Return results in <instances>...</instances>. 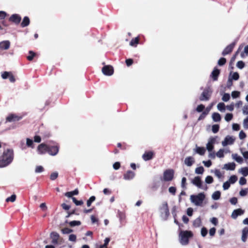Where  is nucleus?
Wrapping results in <instances>:
<instances>
[{
	"label": "nucleus",
	"instance_id": "nucleus-1",
	"mask_svg": "<svg viewBox=\"0 0 248 248\" xmlns=\"http://www.w3.org/2000/svg\"><path fill=\"white\" fill-rule=\"evenodd\" d=\"M13 159V151L11 149H7L5 151L2 156V159L0 160V167H5L9 165Z\"/></svg>",
	"mask_w": 248,
	"mask_h": 248
},
{
	"label": "nucleus",
	"instance_id": "nucleus-2",
	"mask_svg": "<svg viewBox=\"0 0 248 248\" xmlns=\"http://www.w3.org/2000/svg\"><path fill=\"white\" fill-rule=\"evenodd\" d=\"M193 236V232L190 231H181L179 233L180 243L183 245H187L189 243V239Z\"/></svg>",
	"mask_w": 248,
	"mask_h": 248
},
{
	"label": "nucleus",
	"instance_id": "nucleus-3",
	"mask_svg": "<svg viewBox=\"0 0 248 248\" xmlns=\"http://www.w3.org/2000/svg\"><path fill=\"white\" fill-rule=\"evenodd\" d=\"M205 199L203 193H200L197 195H192L190 196L191 202L197 206H201Z\"/></svg>",
	"mask_w": 248,
	"mask_h": 248
},
{
	"label": "nucleus",
	"instance_id": "nucleus-4",
	"mask_svg": "<svg viewBox=\"0 0 248 248\" xmlns=\"http://www.w3.org/2000/svg\"><path fill=\"white\" fill-rule=\"evenodd\" d=\"M174 171L172 169L166 170L163 174L162 177L160 178L161 181L170 182L174 178Z\"/></svg>",
	"mask_w": 248,
	"mask_h": 248
},
{
	"label": "nucleus",
	"instance_id": "nucleus-5",
	"mask_svg": "<svg viewBox=\"0 0 248 248\" xmlns=\"http://www.w3.org/2000/svg\"><path fill=\"white\" fill-rule=\"evenodd\" d=\"M212 94V91L209 88H205L199 97L200 101H208Z\"/></svg>",
	"mask_w": 248,
	"mask_h": 248
},
{
	"label": "nucleus",
	"instance_id": "nucleus-6",
	"mask_svg": "<svg viewBox=\"0 0 248 248\" xmlns=\"http://www.w3.org/2000/svg\"><path fill=\"white\" fill-rule=\"evenodd\" d=\"M159 210L161 214H164L166 218L169 216L170 212L168 204L167 202H164L162 203L161 206L159 207Z\"/></svg>",
	"mask_w": 248,
	"mask_h": 248
},
{
	"label": "nucleus",
	"instance_id": "nucleus-7",
	"mask_svg": "<svg viewBox=\"0 0 248 248\" xmlns=\"http://www.w3.org/2000/svg\"><path fill=\"white\" fill-rule=\"evenodd\" d=\"M237 41L235 40L229 45L227 46L222 52L223 56H225L227 54H230L233 50V48L236 45Z\"/></svg>",
	"mask_w": 248,
	"mask_h": 248
},
{
	"label": "nucleus",
	"instance_id": "nucleus-8",
	"mask_svg": "<svg viewBox=\"0 0 248 248\" xmlns=\"http://www.w3.org/2000/svg\"><path fill=\"white\" fill-rule=\"evenodd\" d=\"M22 119L21 116H19L16 114H10L6 118L7 122H14L19 121Z\"/></svg>",
	"mask_w": 248,
	"mask_h": 248
},
{
	"label": "nucleus",
	"instance_id": "nucleus-9",
	"mask_svg": "<svg viewBox=\"0 0 248 248\" xmlns=\"http://www.w3.org/2000/svg\"><path fill=\"white\" fill-rule=\"evenodd\" d=\"M21 20V17L16 14H13L9 18V21L16 25H18L20 23Z\"/></svg>",
	"mask_w": 248,
	"mask_h": 248
},
{
	"label": "nucleus",
	"instance_id": "nucleus-10",
	"mask_svg": "<svg viewBox=\"0 0 248 248\" xmlns=\"http://www.w3.org/2000/svg\"><path fill=\"white\" fill-rule=\"evenodd\" d=\"M59 150V147L57 145H48V152L47 153H48L51 155H56Z\"/></svg>",
	"mask_w": 248,
	"mask_h": 248
},
{
	"label": "nucleus",
	"instance_id": "nucleus-11",
	"mask_svg": "<svg viewBox=\"0 0 248 248\" xmlns=\"http://www.w3.org/2000/svg\"><path fill=\"white\" fill-rule=\"evenodd\" d=\"M102 71L104 75L107 76H111L114 72L113 67L110 65L104 66L102 69Z\"/></svg>",
	"mask_w": 248,
	"mask_h": 248
},
{
	"label": "nucleus",
	"instance_id": "nucleus-12",
	"mask_svg": "<svg viewBox=\"0 0 248 248\" xmlns=\"http://www.w3.org/2000/svg\"><path fill=\"white\" fill-rule=\"evenodd\" d=\"M48 145L45 143H41L38 145L37 150L39 154H45L48 152Z\"/></svg>",
	"mask_w": 248,
	"mask_h": 248
},
{
	"label": "nucleus",
	"instance_id": "nucleus-13",
	"mask_svg": "<svg viewBox=\"0 0 248 248\" xmlns=\"http://www.w3.org/2000/svg\"><path fill=\"white\" fill-rule=\"evenodd\" d=\"M216 139L215 138H210L208 142L206 145L207 150L209 152H211L214 149V144L215 143Z\"/></svg>",
	"mask_w": 248,
	"mask_h": 248
},
{
	"label": "nucleus",
	"instance_id": "nucleus-14",
	"mask_svg": "<svg viewBox=\"0 0 248 248\" xmlns=\"http://www.w3.org/2000/svg\"><path fill=\"white\" fill-rule=\"evenodd\" d=\"M154 155V153L152 151H148L145 152L144 154H143L142 157L143 159L145 161H148L152 159Z\"/></svg>",
	"mask_w": 248,
	"mask_h": 248
},
{
	"label": "nucleus",
	"instance_id": "nucleus-15",
	"mask_svg": "<svg viewBox=\"0 0 248 248\" xmlns=\"http://www.w3.org/2000/svg\"><path fill=\"white\" fill-rule=\"evenodd\" d=\"M234 139L230 136L225 137L224 140L222 141V144L223 146H225L228 144H232L233 143Z\"/></svg>",
	"mask_w": 248,
	"mask_h": 248
},
{
	"label": "nucleus",
	"instance_id": "nucleus-16",
	"mask_svg": "<svg viewBox=\"0 0 248 248\" xmlns=\"http://www.w3.org/2000/svg\"><path fill=\"white\" fill-rule=\"evenodd\" d=\"M220 74V70L217 67H215L211 73V77L214 81H216L218 79V76Z\"/></svg>",
	"mask_w": 248,
	"mask_h": 248
},
{
	"label": "nucleus",
	"instance_id": "nucleus-17",
	"mask_svg": "<svg viewBox=\"0 0 248 248\" xmlns=\"http://www.w3.org/2000/svg\"><path fill=\"white\" fill-rule=\"evenodd\" d=\"M192 183L199 188H202V182L200 176H196L194 177V178L192 180Z\"/></svg>",
	"mask_w": 248,
	"mask_h": 248
},
{
	"label": "nucleus",
	"instance_id": "nucleus-18",
	"mask_svg": "<svg viewBox=\"0 0 248 248\" xmlns=\"http://www.w3.org/2000/svg\"><path fill=\"white\" fill-rule=\"evenodd\" d=\"M135 175V173L134 172L131 170H127L124 174V178L125 180H131L133 179Z\"/></svg>",
	"mask_w": 248,
	"mask_h": 248
},
{
	"label": "nucleus",
	"instance_id": "nucleus-19",
	"mask_svg": "<svg viewBox=\"0 0 248 248\" xmlns=\"http://www.w3.org/2000/svg\"><path fill=\"white\" fill-rule=\"evenodd\" d=\"M10 42L8 40L3 41L0 42V49L7 50L9 48Z\"/></svg>",
	"mask_w": 248,
	"mask_h": 248
},
{
	"label": "nucleus",
	"instance_id": "nucleus-20",
	"mask_svg": "<svg viewBox=\"0 0 248 248\" xmlns=\"http://www.w3.org/2000/svg\"><path fill=\"white\" fill-rule=\"evenodd\" d=\"M50 237L52 238V242L53 244H57L58 242L60 235L59 233L55 232H53L50 233Z\"/></svg>",
	"mask_w": 248,
	"mask_h": 248
},
{
	"label": "nucleus",
	"instance_id": "nucleus-21",
	"mask_svg": "<svg viewBox=\"0 0 248 248\" xmlns=\"http://www.w3.org/2000/svg\"><path fill=\"white\" fill-rule=\"evenodd\" d=\"M244 213V211L241 209L234 210L232 214V217L233 218H236L238 216H240Z\"/></svg>",
	"mask_w": 248,
	"mask_h": 248
},
{
	"label": "nucleus",
	"instance_id": "nucleus-22",
	"mask_svg": "<svg viewBox=\"0 0 248 248\" xmlns=\"http://www.w3.org/2000/svg\"><path fill=\"white\" fill-rule=\"evenodd\" d=\"M248 236V227H245L242 230V240L243 242H245L247 239Z\"/></svg>",
	"mask_w": 248,
	"mask_h": 248
},
{
	"label": "nucleus",
	"instance_id": "nucleus-23",
	"mask_svg": "<svg viewBox=\"0 0 248 248\" xmlns=\"http://www.w3.org/2000/svg\"><path fill=\"white\" fill-rule=\"evenodd\" d=\"M194 162H195L194 159L192 156L187 157L185 159V164L189 167L193 165V164L194 163Z\"/></svg>",
	"mask_w": 248,
	"mask_h": 248
},
{
	"label": "nucleus",
	"instance_id": "nucleus-24",
	"mask_svg": "<svg viewBox=\"0 0 248 248\" xmlns=\"http://www.w3.org/2000/svg\"><path fill=\"white\" fill-rule=\"evenodd\" d=\"M79 191L78 188L75 189L74 190L70 192H67L64 193V195L68 198H72L74 195H77L78 194Z\"/></svg>",
	"mask_w": 248,
	"mask_h": 248
},
{
	"label": "nucleus",
	"instance_id": "nucleus-25",
	"mask_svg": "<svg viewBox=\"0 0 248 248\" xmlns=\"http://www.w3.org/2000/svg\"><path fill=\"white\" fill-rule=\"evenodd\" d=\"M243 47V46L242 44L240 45L237 49V50L235 52V53H234V54L232 56V57L231 58V60H230V62L231 63H232L233 62H234V61L235 60V59L237 57V56L238 55L239 52L241 51V50L242 49Z\"/></svg>",
	"mask_w": 248,
	"mask_h": 248
},
{
	"label": "nucleus",
	"instance_id": "nucleus-26",
	"mask_svg": "<svg viewBox=\"0 0 248 248\" xmlns=\"http://www.w3.org/2000/svg\"><path fill=\"white\" fill-rule=\"evenodd\" d=\"M30 23V20L28 16H25L21 23V26L22 27H25L28 26Z\"/></svg>",
	"mask_w": 248,
	"mask_h": 248
},
{
	"label": "nucleus",
	"instance_id": "nucleus-27",
	"mask_svg": "<svg viewBox=\"0 0 248 248\" xmlns=\"http://www.w3.org/2000/svg\"><path fill=\"white\" fill-rule=\"evenodd\" d=\"M139 41H140V37H137L134 38H133L130 42L129 44L132 46L136 47L137 46L138 44L139 43Z\"/></svg>",
	"mask_w": 248,
	"mask_h": 248
},
{
	"label": "nucleus",
	"instance_id": "nucleus-28",
	"mask_svg": "<svg viewBox=\"0 0 248 248\" xmlns=\"http://www.w3.org/2000/svg\"><path fill=\"white\" fill-rule=\"evenodd\" d=\"M205 151V149L202 147H197L196 149V152L201 155H204Z\"/></svg>",
	"mask_w": 248,
	"mask_h": 248
},
{
	"label": "nucleus",
	"instance_id": "nucleus-29",
	"mask_svg": "<svg viewBox=\"0 0 248 248\" xmlns=\"http://www.w3.org/2000/svg\"><path fill=\"white\" fill-rule=\"evenodd\" d=\"M225 168L227 170H233L235 168V164L234 162L226 164L225 165Z\"/></svg>",
	"mask_w": 248,
	"mask_h": 248
},
{
	"label": "nucleus",
	"instance_id": "nucleus-30",
	"mask_svg": "<svg viewBox=\"0 0 248 248\" xmlns=\"http://www.w3.org/2000/svg\"><path fill=\"white\" fill-rule=\"evenodd\" d=\"M212 119L215 122H219L221 120L220 115L217 112H214L212 114Z\"/></svg>",
	"mask_w": 248,
	"mask_h": 248
},
{
	"label": "nucleus",
	"instance_id": "nucleus-31",
	"mask_svg": "<svg viewBox=\"0 0 248 248\" xmlns=\"http://www.w3.org/2000/svg\"><path fill=\"white\" fill-rule=\"evenodd\" d=\"M202 224V221L200 217H198L196 219H195L193 222V226L195 227H199L201 226Z\"/></svg>",
	"mask_w": 248,
	"mask_h": 248
},
{
	"label": "nucleus",
	"instance_id": "nucleus-32",
	"mask_svg": "<svg viewBox=\"0 0 248 248\" xmlns=\"http://www.w3.org/2000/svg\"><path fill=\"white\" fill-rule=\"evenodd\" d=\"M209 109L208 108H206V110L202 112V113L199 116L198 120L200 121L203 120L205 118L206 116L208 114Z\"/></svg>",
	"mask_w": 248,
	"mask_h": 248
},
{
	"label": "nucleus",
	"instance_id": "nucleus-33",
	"mask_svg": "<svg viewBox=\"0 0 248 248\" xmlns=\"http://www.w3.org/2000/svg\"><path fill=\"white\" fill-rule=\"evenodd\" d=\"M221 195V193L219 191H215L212 195V198L215 200H218Z\"/></svg>",
	"mask_w": 248,
	"mask_h": 248
},
{
	"label": "nucleus",
	"instance_id": "nucleus-34",
	"mask_svg": "<svg viewBox=\"0 0 248 248\" xmlns=\"http://www.w3.org/2000/svg\"><path fill=\"white\" fill-rule=\"evenodd\" d=\"M233 158L239 163H242L243 159L242 157L238 156L237 154L233 155Z\"/></svg>",
	"mask_w": 248,
	"mask_h": 248
},
{
	"label": "nucleus",
	"instance_id": "nucleus-35",
	"mask_svg": "<svg viewBox=\"0 0 248 248\" xmlns=\"http://www.w3.org/2000/svg\"><path fill=\"white\" fill-rule=\"evenodd\" d=\"M29 55L27 57V59L28 61H31L33 60V58L36 56V53L32 51H30Z\"/></svg>",
	"mask_w": 248,
	"mask_h": 248
},
{
	"label": "nucleus",
	"instance_id": "nucleus-36",
	"mask_svg": "<svg viewBox=\"0 0 248 248\" xmlns=\"http://www.w3.org/2000/svg\"><path fill=\"white\" fill-rule=\"evenodd\" d=\"M217 109L220 111H224L225 105L224 103H219L217 106Z\"/></svg>",
	"mask_w": 248,
	"mask_h": 248
},
{
	"label": "nucleus",
	"instance_id": "nucleus-37",
	"mask_svg": "<svg viewBox=\"0 0 248 248\" xmlns=\"http://www.w3.org/2000/svg\"><path fill=\"white\" fill-rule=\"evenodd\" d=\"M110 241V238L108 237L106 238L104 240V244L100 245L99 248H107L108 245Z\"/></svg>",
	"mask_w": 248,
	"mask_h": 248
},
{
	"label": "nucleus",
	"instance_id": "nucleus-38",
	"mask_svg": "<svg viewBox=\"0 0 248 248\" xmlns=\"http://www.w3.org/2000/svg\"><path fill=\"white\" fill-rule=\"evenodd\" d=\"M69 225L71 227H74L75 226H79L81 224V222L80 221L74 220L70 221L69 223Z\"/></svg>",
	"mask_w": 248,
	"mask_h": 248
},
{
	"label": "nucleus",
	"instance_id": "nucleus-39",
	"mask_svg": "<svg viewBox=\"0 0 248 248\" xmlns=\"http://www.w3.org/2000/svg\"><path fill=\"white\" fill-rule=\"evenodd\" d=\"M72 201L74 202V203L77 206L81 205L83 204V202L82 201H78L75 197H72Z\"/></svg>",
	"mask_w": 248,
	"mask_h": 248
},
{
	"label": "nucleus",
	"instance_id": "nucleus-40",
	"mask_svg": "<svg viewBox=\"0 0 248 248\" xmlns=\"http://www.w3.org/2000/svg\"><path fill=\"white\" fill-rule=\"evenodd\" d=\"M95 197L94 196H91L87 202V205L89 207L91 206L92 203L95 200Z\"/></svg>",
	"mask_w": 248,
	"mask_h": 248
},
{
	"label": "nucleus",
	"instance_id": "nucleus-41",
	"mask_svg": "<svg viewBox=\"0 0 248 248\" xmlns=\"http://www.w3.org/2000/svg\"><path fill=\"white\" fill-rule=\"evenodd\" d=\"M203 171H204V168L202 166L197 167L195 169V172L197 174H202L203 173Z\"/></svg>",
	"mask_w": 248,
	"mask_h": 248
},
{
	"label": "nucleus",
	"instance_id": "nucleus-42",
	"mask_svg": "<svg viewBox=\"0 0 248 248\" xmlns=\"http://www.w3.org/2000/svg\"><path fill=\"white\" fill-rule=\"evenodd\" d=\"M63 234H69L73 232V230L68 228H64L61 230Z\"/></svg>",
	"mask_w": 248,
	"mask_h": 248
},
{
	"label": "nucleus",
	"instance_id": "nucleus-43",
	"mask_svg": "<svg viewBox=\"0 0 248 248\" xmlns=\"http://www.w3.org/2000/svg\"><path fill=\"white\" fill-rule=\"evenodd\" d=\"M226 62V59L225 58H221L219 59L217 62V64L219 66L224 65Z\"/></svg>",
	"mask_w": 248,
	"mask_h": 248
},
{
	"label": "nucleus",
	"instance_id": "nucleus-44",
	"mask_svg": "<svg viewBox=\"0 0 248 248\" xmlns=\"http://www.w3.org/2000/svg\"><path fill=\"white\" fill-rule=\"evenodd\" d=\"M16 195L15 194H13L11 195L10 197L7 198L6 200V201L7 202H14L16 200Z\"/></svg>",
	"mask_w": 248,
	"mask_h": 248
},
{
	"label": "nucleus",
	"instance_id": "nucleus-45",
	"mask_svg": "<svg viewBox=\"0 0 248 248\" xmlns=\"http://www.w3.org/2000/svg\"><path fill=\"white\" fill-rule=\"evenodd\" d=\"M241 172L244 176H247L248 175V168L244 167L241 169Z\"/></svg>",
	"mask_w": 248,
	"mask_h": 248
},
{
	"label": "nucleus",
	"instance_id": "nucleus-46",
	"mask_svg": "<svg viewBox=\"0 0 248 248\" xmlns=\"http://www.w3.org/2000/svg\"><path fill=\"white\" fill-rule=\"evenodd\" d=\"M224 150L223 149H220L219 151L216 153V155L218 157L222 158L224 157Z\"/></svg>",
	"mask_w": 248,
	"mask_h": 248
},
{
	"label": "nucleus",
	"instance_id": "nucleus-47",
	"mask_svg": "<svg viewBox=\"0 0 248 248\" xmlns=\"http://www.w3.org/2000/svg\"><path fill=\"white\" fill-rule=\"evenodd\" d=\"M58 176V173L57 172H54L52 173L50 175V179L51 180H56Z\"/></svg>",
	"mask_w": 248,
	"mask_h": 248
},
{
	"label": "nucleus",
	"instance_id": "nucleus-48",
	"mask_svg": "<svg viewBox=\"0 0 248 248\" xmlns=\"http://www.w3.org/2000/svg\"><path fill=\"white\" fill-rule=\"evenodd\" d=\"M237 180V177L236 175H232L230 177L229 182L230 184H234Z\"/></svg>",
	"mask_w": 248,
	"mask_h": 248
},
{
	"label": "nucleus",
	"instance_id": "nucleus-49",
	"mask_svg": "<svg viewBox=\"0 0 248 248\" xmlns=\"http://www.w3.org/2000/svg\"><path fill=\"white\" fill-rule=\"evenodd\" d=\"M245 64L242 61H239L237 62L236 66L239 69H242L245 67Z\"/></svg>",
	"mask_w": 248,
	"mask_h": 248
},
{
	"label": "nucleus",
	"instance_id": "nucleus-50",
	"mask_svg": "<svg viewBox=\"0 0 248 248\" xmlns=\"http://www.w3.org/2000/svg\"><path fill=\"white\" fill-rule=\"evenodd\" d=\"M219 126L218 124H214L212 126V130L214 133H216L219 131Z\"/></svg>",
	"mask_w": 248,
	"mask_h": 248
},
{
	"label": "nucleus",
	"instance_id": "nucleus-51",
	"mask_svg": "<svg viewBox=\"0 0 248 248\" xmlns=\"http://www.w3.org/2000/svg\"><path fill=\"white\" fill-rule=\"evenodd\" d=\"M233 118V115L232 113H227L225 116V120L227 121H230Z\"/></svg>",
	"mask_w": 248,
	"mask_h": 248
},
{
	"label": "nucleus",
	"instance_id": "nucleus-52",
	"mask_svg": "<svg viewBox=\"0 0 248 248\" xmlns=\"http://www.w3.org/2000/svg\"><path fill=\"white\" fill-rule=\"evenodd\" d=\"M204 108H205V106L202 104H201L197 106L196 110L197 112H201L203 111V110L204 109Z\"/></svg>",
	"mask_w": 248,
	"mask_h": 248
},
{
	"label": "nucleus",
	"instance_id": "nucleus-53",
	"mask_svg": "<svg viewBox=\"0 0 248 248\" xmlns=\"http://www.w3.org/2000/svg\"><path fill=\"white\" fill-rule=\"evenodd\" d=\"M44 170V168L42 166H37L35 168V171L36 173H40Z\"/></svg>",
	"mask_w": 248,
	"mask_h": 248
},
{
	"label": "nucleus",
	"instance_id": "nucleus-54",
	"mask_svg": "<svg viewBox=\"0 0 248 248\" xmlns=\"http://www.w3.org/2000/svg\"><path fill=\"white\" fill-rule=\"evenodd\" d=\"M213 181V178L211 176H207L205 178V182L207 184H211Z\"/></svg>",
	"mask_w": 248,
	"mask_h": 248
},
{
	"label": "nucleus",
	"instance_id": "nucleus-55",
	"mask_svg": "<svg viewBox=\"0 0 248 248\" xmlns=\"http://www.w3.org/2000/svg\"><path fill=\"white\" fill-rule=\"evenodd\" d=\"M26 144L28 147H33V140L29 138L26 140Z\"/></svg>",
	"mask_w": 248,
	"mask_h": 248
},
{
	"label": "nucleus",
	"instance_id": "nucleus-56",
	"mask_svg": "<svg viewBox=\"0 0 248 248\" xmlns=\"http://www.w3.org/2000/svg\"><path fill=\"white\" fill-rule=\"evenodd\" d=\"M230 94L229 93H225L224 94V95L222 98V99L223 101H224L225 102H227L230 99Z\"/></svg>",
	"mask_w": 248,
	"mask_h": 248
},
{
	"label": "nucleus",
	"instance_id": "nucleus-57",
	"mask_svg": "<svg viewBox=\"0 0 248 248\" xmlns=\"http://www.w3.org/2000/svg\"><path fill=\"white\" fill-rule=\"evenodd\" d=\"M208 233L207 229L205 227H202L201 229V235L203 237H205Z\"/></svg>",
	"mask_w": 248,
	"mask_h": 248
},
{
	"label": "nucleus",
	"instance_id": "nucleus-58",
	"mask_svg": "<svg viewBox=\"0 0 248 248\" xmlns=\"http://www.w3.org/2000/svg\"><path fill=\"white\" fill-rule=\"evenodd\" d=\"M245 53H246V55L248 54V45L245 47L244 52H241L240 54L242 58H244L245 56Z\"/></svg>",
	"mask_w": 248,
	"mask_h": 248
},
{
	"label": "nucleus",
	"instance_id": "nucleus-59",
	"mask_svg": "<svg viewBox=\"0 0 248 248\" xmlns=\"http://www.w3.org/2000/svg\"><path fill=\"white\" fill-rule=\"evenodd\" d=\"M169 191L170 193L172 194V195H174L176 193V188L174 186H170L169 188Z\"/></svg>",
	"mask_w": 248,
	"mask_h": 248
},
{
	"label": "nucleus",
	"instance_id": "nucleus-60",
	"mask_svg": "<svg viewBox=\"0 0 248 248\" xmlns=\"http://www.w3.org/2000/svg\"><path fill=\"white\" fill-rule=\"evenodd\" d=\"M10 72L5 71L1 74V77L3 79H7L8 78Z\"/></svg>",
	"mask_w": 248,
	"mask_h": 248
},
{
	"label": "nucleus",
	"instance_id": "nucleus-61",
	"mask_svg": "<svg viewBox=\"0 0 248 248\" xmlns=\"http://www.w3.org/2000/svg\"><path fill=\"white\" fill-rule=\"evenodd\" d=\"M7 16V13L3 11H0V20L4 19Z\"/></svg>",
	"mask_w": 248,
	"mask_h": 248
},
{
	"label": "nucleus",
	"instance_id": "nucleus-62",
	"mask_svg": "<svg viewBox=\"0 0 248 248\" xmlns=\"http://www.w3.org/2000/svg\"><path fill=\"white\" fill-rule=\"evenodd\" d=\"M240 96V92L238 91H233L232 93V96L233 98H236Z\"/></svg>",
	"mask_w": 248,
	"mask_h": 248
},
{
	"label": "nucleus",
	"instance_id": "nucleus-63",
	"mask_svg": "<svg viewBox=\"0 0 248 248\" xmlns=\"http://www.w3.org/2000/svg\"><path fill=\"white\" fill-rule=\"evenodd\" d=\"M239 74L237 72H234V73H233L231 79H232V80L233 79L235 80H237L239 79Z\"/></svg>",
	"mask_w": 248,
	"mask_h": 248
},
{
	"label": "nucleus",
	"instance_id": "nucleus-64",
	"mask_svg": "<svg viewBox=\"0 0 248 248\" xmlns=\"http://www.w3.org/2000/svg\"><path fill=\"white\" fill-rule=\"evenodd\" d=\"M77 239V236L76 235L72 234L69 236V240L70 241L75 242Z\"/></svg>",
	"mask_w": 248,
	"mask_h": 248
}]
</instances>
